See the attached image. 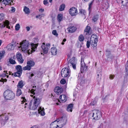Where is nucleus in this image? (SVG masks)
<instances>
[{"label":"nucleus","mask_w":128,"mask_h":128,"mask_svg":"<svg viewBox=\"0 0 128 128\" xmlns=\"http://www.w3.org/2000/svg\"><path fill=\"white\" fill-rule=\"evenodd\" d=\"M80 74H78V78H80Z\"/></svg>","instance_id":"64"},{"label":"nucleus","mask_w":128,"mask_h":128,"mask_svg":"<svg viewBox=\"0 0 128 128\" xmlns=\"http://www.w3.org/2000/svg\"><path fill=\"white\" fill-rule=\"evenodd\" d=\"M98 18V15H94L92 18V20L94 22H95L97 20Z\"/></svg>","instance_id":"37"},{"label":"nucleus","mask_w":128,"mask_h":128,"mask_svg":"<svg viewBox=\"0 0 128 128\" xmlns=\"http://www.w3.org/2000/svg\"><path fill=\"white\" fill-rule=\"evenodd\" d=\"M9 23L7 20L4 22L3 23L0 24V28H4L5 26H6L7 28L10 29V27L9 26Z\"/></svg>","instance_id":"16"},{"label":"nucleus","mask_w":128,"mask_h":128,"mask_svg":"<svg viewBox=\"0 0 128 128\" xmlns=\"http://www.w3.org/2000/svg\"><path fill=\"white\" fill-rule=\"evenodd\" d=\"M4 52H0V60L2 58L4 55Z\"/></svg>","instance_id":"44"},{"label":"nucleus","mask_w":128,"mask_h":128,"mask_svg":"<svg viewBox=\"0 0 128 128\" xmlns=\"http://www.w3.org/2000/svg\"><path fill=\"white\" fill-rule=\"evenodd\" d=\"M4 96L6 99L11 100L14 98L15 95L12 91L7 90L4 92Z\"/></svg>","instance_id":"2"},{"label":"nucleus","mask_w":128,"mask_h":128,"mask_svg":"<svg viewBox=\"0 0 128 128\" xmlns=\"http://www.w3.org/2000/svg\"><path fill=\"white\" fill-rule=\"evenodd\" d=\"M76 28L74 26L69 27L67 29L68 31V33H71L74 32L76 31Z\"/></svg>","instance_id":"18"},{"label":"nucleus","mask_w":128,"mask_h":128,"mask_svg":"<svg viewBox=\"0 0 128 128\" xmlns=\"http://www.w3.org/2000/svg\"><path fill=\"white\" fill-rule=\"evenodd\" d=\"M12 73V72H9L8 74L9 75H11Z\"/></svg>","instance_id":"63"},{"label":"nucleus","mask_w":128,"mask_h":128,"mask_svg":"<svg viewBox=\"0 0 128 128\" xmlns=\"http://www.w3.org/2000/svg\"><path fill=\"white\" fill-rule=\"evenodd\" d=\"M4 73H4V74H3L2 75V76L3 77H4L5 76H6V74H8V71H5V70L4 71Z\"/></svg>","instance_id":"45"},{"label":"nucleus","mask_w":128,"mask_h":128,"mask_svg":"<svg viewBox=\"0 0 128 128\" xmlns=\"http://www.w3.org/2000/svg\"><path fill=\"white\" fill-rule=\"evenodd\" d=\"M0 81L2 82H6L7 81V80L6 79H3L2 78L1 80H0Z\"/></svg>","instance_id":"55"},{"label":"nucleus","mask_w":128,"mask_h":128,"mask_svg":"<svg viewBox=\"0 0 128 128\" xmlns=\"http://www.w3.org/2000/svg\"><path fill=\"white\" fill-rule=\"evenodd\" d=\"M2 43V41L1 40H0V46L1 45Z\"/></svg>","instance_id":"62"},{"label":"nucleus","mask_w":128,"mask_h":128,"mask_svg":"<svg viewBox=\"0 0 128 128\" xmlns=\"http://www.w3.org/2000/svg\"><path fill=\"white\" fill-rule=\"evenodd\" d=\"M60 99L61 100L60 101L58 100L59 102H64L66 100V96L65 95H61L60 96Z\"/></svg>","instance_id":"20"},{"label":"nucleus","mask_w":128,"mask_h":128,"mask_svg":"<svg viewBox=\"0 0 128 128\" xmlns=\"http://www.w3.org/2000/svg\"><path fill=\"white\" fill-rule=\"evenodd\" d=\"M29 90L30 91V92L31 94H33V95L35 94V93L34 92V91L35 90L32 89L31 90H30L29 89Z\"/></svg>","instance_id":"46"},{"label":"nucleus","mask_w":128,"mask_h":128,"mask_svg":"<svg viewBox=\"0 0 128 128\" xmlns=\"http://www.w3.org/2000/svg\"><path fill=\"white\" fill-rule=\"evenodd\" d=\"M114 75H111V74L110 75V79H111V80L113 79L114 78Z\"/></svg>","instance_id":"52"},{"label":"nucleus","mask_w":128,"mask_h":128,"mask_svg":"<svg viewBox=\"0 0 128 128\" xmlns=\"http://www.w3.org/2000/svg\"><path fill=\"white\" fill-rule=\"evenodd\" d=\"M90 41L88 40L86 44V46L87 48H88L90 47Z\"/></svg>","instance_id":"43"},{"label":"nucleus","mask_w":128,"mask_h":128,"mask_svg":"<svg viewBox=\"0 0 128 128\" xmlns=\"http://www.w3.org/2000/svg\"><path fill=\"white\" fill-rule=\"evenodd\" d=\"M26 30L27 31H29L30 30V28L29 26H27L26 27Z\"/></svg>","instance_id":"57"},{"label":"nucleus","mask_w":128,"mask_h":128,"mask_svg":"<svg viewBox=\"0 0 128 128\" xmlns=\"http://www.w3.org/2000/svg\"><path fill=\"white\" fill-rule=\"evenodd\" d=\"M52 34L53 35H55L56 36H57L58 35V34L57 33V32L56 30H53L52 31Z\"/></svg>","instance_id":"42"},{"label":"nucleus","mask_w":128,"mask_h":128,"mask_svg":"<svg viewBox=\"0 0 128 128\" xmlns=\"http://www.w3.org/2000/svg\"><path fill=\"white\" fill-rule=\"evenodd\" d=\"M22 98L23 99V100L24 102H25L26 101V99H25V98L22 97Z\"/></svg>","instance_id":"59"},{"label":"nucleus","mask_w":128,"mask_h":128,"mask_svg":"<svg viewBox=\"0 0 128 128\" xmlns=\"http://www.w3.org/2000/svg\"><path fill=\"white\" fill-rule=\"evenodd\" d=\"M58 125H57L56 128H62L66 124V119L64 117H62L56 120Z\"/></svg>","instance_id":"3"},{"label":"nucleus","mask_w":128,"mask_h":128,"mask_svg":"<svg viewBox=\"0 0 128 128\" xmlns=\"http://www.w3.org/2000/svg\"><path fill=\"white\" fill-rule=\"evenodd\" d=\"M15 68L17 71L14 73V76L18 77L20 76L22 72V66L20 65H17L16 66Z\"/></svg>","instance_id":"11"},{"label":"nucleus","mask_w":128,"mask_h":128,"mask_svg":"<svg viewBox=\"0 0 128 128\" xmlns=\"http://www.w3.org/2000/svg\"><path fill=\"white\" fill-rule=\"evenodd\" d=\"M96 98H95L91 102L90 104L91 105H94L96 104L97 101V98L96 99Z\"/></svg>","instance_id":"38"},{"label":"nucleus","mask_w":128,"mask_h":128,"mask_svg":"<svg viewBox=\"0 0 128 128\" xmlns=\"http://www.w3.org/2000/svg\"><path fill=\"white\" fill-rule=\"evenodd\" d=\"M31 68H30V67L27 64L26 66L23 67V69L24 70H30Z\"/></svg>","instance_id":"36"},{"label":"nucleus","mask_w":128,"mask_h":128,"mask_svg":"<svg viewBox=\"0 0 128 128\" xmlns=\"http://www.w3.org/2000/svg\"><path fill=\"white\" fill-rule=\"evenodd\" d=\"M15 29L16 30H19L20 28V25L19 24H16L15 26Z\"/></svg>","instance_id":"40"},{"label":"nucleus","mask_w":128,"mask_h":128,"mask_svg":"<svg viewBox=\"0 0 128 128\" xmlns=\"http://www.w3.org/2000/svg\"><path fill=\"white\" fill-rule=\"evenodd\" d=\"M84 36L82 34L80 35L78 37V40L80 42H82L84 40Z\"/></svg>","instance_id":"34"},{"label":"nucleus","mask_w":128,"mask_h":128,"mask_svg":"<svg viewBox=\"0 0 128 128\" xmlns=\"http://www.w3.org/2000/svg\"><path fill=\"white\" fill-rule=\"evenodd\" d=\"M94 2V0H92L91 2L89 4V6L88 8L89 10H90V8H91L92 5V4Z\"/></svg>","instance_id":"47"},{"label":"nucleus","mask_w":128,"mask_h":128,"mask_svg":"<svg viewBox=\"0 0 128 128\" xmlns=\"http://www.w3.org/2000/svg\"><path fill=\"white\" fill-rule=\"evenodd\" d=\"M4 116V119L1 120L2 126H4L7 122L9 119V114L8 113H3L0 115V117Z\"/></svg>","instance_id":"5"},{"label":"nucleus","mask_w":128,"mask_h":128,"mask_svg":"<svg viewBox=\"0 0 128 128\" xmlns=\"http://www.w3.org/2000/svg\"><path fill=\"white\" fill-rule=\"evenodd\" d=\"M3 14H0V20H2L4 18Z\"/></svg>","instance_id":"50"},{"label":"nucleus","mask_w":128,"mask_h":128,"mask_svg":"<svg viewBox=\"0 0 128 128\" xmlns=\"http://www.w3.org/2000/svg\"><path fill=\"white\" fill-rule=\"evenodd\" d=\"M69 12L71 16H74L77 14L78 12L76 8L72 7L69 10Z\"/></svg>","instance_id":"14"},{"label":"nucleus","mask_w":128,"mask_h":128,"mask_svg":"<svg viewBox=\"0 0 128 128\" xmlns=\"http://www.w3.org/2000/svg\"><path fill=\"white\" fill-rule=\"evenodd\" d=\"M30 96L32 97H33V99L30 101L29 106L30 107L31 106L33 102V105L32 107V109L34 110L38 107V105L40 102V100L39 98L36 97L35 96H34L33 95L31 94Z\"/></svg>","instance_id":"1"},{"label":"nucleus","mask_w":128,"mask_h":128,"mask_svg":"<svg viewBox=\"0 0 128 128\" xmlns=\"http://www.w3.org/2000/svg\"><path fill=\"white\" fill-rule=\"evenodd\" d=\"M44 5H46L48 4V0H44Z\"/></svg>","instance_id":"51"},{"label":"nucleus","mask_w":128,"mask_h":128,"mask_svg":"<svg viewBox=\"0 0 128 128\" xmlns=\"http://www.w3.org/2000/svg\"><path fill=\"white\" fill-rule=\"evenodd\" d=\"M27 64L31 68V67L34 66L35 64L34 62V61L30 60L28 61L27 62Z\"/></svg>","instance_id":"27"},{"label":"nucleus","mask_w":128,"mask_h":128,"mask_svg":"<svg viewBox=\"0 0 128 128\" xmlns=\"http://www.w3.org/2000/svg\"><path fill=\"white\" fill-rule=\"evenodd\" d=\"M60 82L62 84H64L66 83V81L65 79L63 78L61 80Z\"/></svg>","instance_id":"41"},{"label":"nucleus","mask_w":128,"mask_h":128,"mask_svg":"<svg viewBox=\"0 0 128 128\" xmlns=\"http://www.w3.org/2000/svg\"><path fill=\"white\" fill-rule=\"evenodd\" d=\"M102 8L103 9V10H106L108 8L109 5L108 2H105L103 3L102 4Z\"/></svg>","instance_id":"21"},{"label":"nucleus","mask_w":128,"mask_h":128,"mask_svg":"<svg viewBox=\"0 0 128 128\" xmlns=\"http://www.w3.org/2000/svg\"><path fill=\"white\" fill-rule=\"evenodd\" d=\"M63 91V89L60 86H56L54 90V92L57 94H60Z\"/></svg>","instance_id":"15"},{"label":"nucleus","mask_w":128,"mask_h":128,"mask_svg":"<svg viewBox=\"0 0 128 128\" xmlns=\"http://www.w3.org/2000/svg\"><path fill=\"white\" fill-rule=\"evenodd\" d=\"M23 81L21 80L19 81L17 85V86L18 88H22L24 86Z\"/></svg>","instance_id":"24"},{"label":"nucleus","mask_w":128,"mask_h":128,"mask_svg":"<svg viewBox=\"0 0 128 128\" xmlns=\"http://www.w3.org/2000/svg\"><path fill=\"white\" fill-rule=\"evenodd\" d=\"M90 44L93 47H94L97 46L98 42V38L96 34H92L90 39Z\"/></svg>","instance_id":"7"},{"label":"nucleus","mask_w":128,"mask_h":128,"mask_svg":"<svg viewBox=\"0 0 128 128\" xmlns=\"http://www.w3.org/2000/svg\"><path fill=\"white\" fill-rule=\"evenodd\" d=\"M15 47V45L13 44H9L7 46V48L9 50H13Z\"/></svg>","instance_id":"29"},{"label":"nucleus","mask_w":128,"mask_h":128,"mask_svg":"<svg viewBox=\"0 0 128 128\" xmlns=\"http://www.w3.org/2000/svg\"><path fill=\"white\" fill-rule=\"evenodd\" d=\"M125 70H126V72H128V68L126 67Z\"/></svg>","instance_id":"60"},{"label":"nucleus","mask_w":128,"mask_h":128,"mask_svg":"<svg viewBox=\"0 0 128 128\" xmlns=\"http://www.w3.org/2000/svg\"><path fill=\"white\" fill-rule=\"evenodd\" d=\"M84 60V58L83 57H82L80 65V71L82 73L86 72L88 70V67L86 66Z\"/></svg>","instance_id":"10"},{"label":"nucleus","mask_w":128,"mask_h":128,"mask_svg":"<svg viewBox=\"0 0 128 128\" xmlns=\"http://www.w3.org/2000/svg\"><path fill=\"white\" fill-rule=\"evenodd\" d=\"M50 51L52 55H56L57 53V49L55 47L52 48L51 49Z\"/></svg>","instance_id":"23"},{"label":"nucleus","mask_w":128,"mask_h":128,"mask_svg":"<svg viewBox=\"0 0 128 128\" xmlns=\"http://www.w3.org/2000/svg\"><path fill=\"white\" fill-rule=\"evenodd\" d=\"M106 54L108 55H108H109L110 54V52L108 50H106Z\"/></svg>","instance_id":"48"},{"label":"nucleus","mask_w":128,"mask_h":128,"mask_svg":"<svg viewBox=\"0 0 128 128\" xmlns=\"http://www.w3.org/2000/svg\"><path fill=\"white\" fill-rule=\"evenodd\" d=\"M66 41V39L65 38H64L63 40H62V42H65Z\"/></svg>","instance_id":"61"},{"label":"nucleus","mask_w":128,"mask_h":128,"mask_svg":"<svg viewBox=\"0 0 128 128\" xmlns=\"http://www.w3.org/2000/svg\"><path fill=\"white\" fill-rule=\"evenodd\" d=\"M9 62L12 64H16V63L14 60L12 58H11L9 59Z\"/></svg>","instance_id":"32"},{"label":"nucleus","mask_w":128,"mask_h":128,"mask_svg":"<svg viewBox=\"0 0 128 128\" xmlns=\"http://www.w3.org/2000/svg\"><path fill=\"white\" fill-rule=\"evenodd\" d=\"M50 44L48 43L46 45H45L44 43H43L41 46L42 48V49L43 52L44 54H46L48 53V50L50 48Z\"/></svg>","instance_id":"13"},{"label":"nucleus","mask_w":128,"mask_h":128,"mask_svg":"<svg viewBox=\"0 0 128 128\" xmlns=\"http://www.w3.org/2000/svg\"><path fill=\"white\" fill-rule=\"evenodd\" d=\"M16 57L18 60L20 64H22L24 61V60L22 58V55L20 53L16 54Z\"/></svg>","instance_id":"17"},{"label":"nucleus","mask_w":128,"mask_h":128,"mask_svg":"<svg viewBox=\"0 0 128 128\" xmlns=\"http://www.w3.org/2000/svg\"><path fill=\"white\" fill-rule=\"evenodd\" d=\"M30 128H38V126H33Z\"/></svg>","instance_id":"58"},{"label":"nucleus","mask_w":128,"mask_h":128,"mask_svg":"<svg viewBox=\"0 0 128 128\" xmlns=\"http://www.w3.org/2000/svg\"><path fill=\"white\" fill-rule=\"evenodd\" d=\"M70 70L66 68H64L62 69L61 74L62 77L68 78L70 76Z\"/></svg>","instance_id":"6"},{"label":"nucleus","mask_w":128,"mask_h":128,"mask_svg":"<svg viewBox=\"0 0 128 128\" xmlns=\"http://www.w3.org/2000/svg\"><path fill=\"white\" fill-rule=\"evenodd\" d=\"M80 12L81 14L84 16H85L86 14V11L83 10H81L80 11Z\"/></svg>","instance_id":"39"},{"label":"nucleus","mask_w":128,"mask_h":128,"mask_svg":"<svg viewBox=\"0 0 128 128\" xmlns=\"http://www.w3.org/2000/svg\"><path fill=\"white\" fill-rule=\"evenodd\" d=\"M29 74V75L28 76V78L30 79H31L32 77L34 76V74H30V73Z\"/></svg>","instance_id":"49"},{"label":"nucleus","mask_w":128,"mask_h":128,"mask_svg":"<svg viewBox=\"0 0 128 128\" xmlns=\"http://www.w3.org/2000/svg\"><path fill=\"white\" fill-rule=\"evenodd\" d=\"M108 58H110L112 59L114 58V56L110 54L109 55H108Z\"/></svg>","instance_id":"53"},{"label":"nucleus","mask_w":128,"mask_h":128,"mask_svg":"<svg viewBox=\"0 0 128 128\" xmlns=\"http://www.w3.org/2000/svg\"><path fill=\"white\" fill-rule=\"evenodd\" d=\"M77 63V60L74 57H73L70 59L68 62V66L69 67L72 66L73 68L75 69L76 68V65Z\"/></svg>","instance_id":"8"},{"label":"nucleus","mask_w":128,"mask_h":128,"mask_svg":"<svg viewBox=\"0 0 128 128\" xmlns=\"http://www.w3.org/2000/svg\"><path fill=\"white\" fill-rule=\"evenodd\" d=\"M73 106V104H69L67 107V110L68 112L70 111V112H72V108Z\"/></svg>","instance_id":"30"},{"label":"nucleus","mask_w":128,"mask_h":128,"mask_svg":"<svg viewBox=\"0 0 128 128\" xmlns=\"http://www.w3.org/2000/svg\"><path fill=\"white\" fill-rule=\"evenodd\" d=\"M38 44H31L32 46V50L31 51V52H33L34 51H35V50L36 49V48L38 46Z\"/></svg>","instance_id":"22"},{"label":"nucleus","mask_w":128,"mask_h":128,"mask_svg":"<svg viewBox=\"0 0 128 128\" xmlns=\"http://www.w3.org/2000/svg\"><path fill=\"white\" fill-rule=\"evenodd\" d=\"M65 8V5L64 4H62L60 6L59 8V10L60 11H62Z\"/></svg>","instance_id":"35"},{"label":"nucleus","mask_w":128,"mask_h":128,"mask_svg":"<svg viewBox=\"0 0 128 128\" xmlns=\"http://www.w3.org/2000/svg\"><path fill=\"white\" fill-rule=\"evenodd\" d=\"M2 2L5 4H11L12 1V0H4L2 1Z\"/></svg>","instance_id":"28"},{"label":"nucleus","mask_w":128,"mask_h":128,"mask_svg":"<svg viewBox=\"0 0 128 128\" xmlns=\"http://www.w3.org/2000/svg\"><path fill=\"white\" fill-rule=\"evenodd\" d=\"M23 11L24 12V13L26 14H28L30 12V9L26 6L24 7Z\"/></svg>","instance_id":"25"},{"label":"nucleus","mask_w":128,"mask_h":128,"mask_svg":"<svg viewBox=\"0 0 128 128\" xmlns=\"http://www.w3.org/2000/svg\"><path fill=\"white\" fill-rule=\"evenodd\" d=\"M102 72L101 70H98L96 73V79L97 81L99 82L101 79L102 76Z\"/></svg>","instance_id":"19"},{"label":"nucleus","mask_w":128,"mask_h":128,"mask_svg":"<svg viewBox=\"0 0 128 128\" xmlns=\"http://www.w3.org/2000/svg\"><path fill=\"white\" fill-rule=\"evenodd\" d=\"M20 46L19 48H21V50L22 51H26L28 48L29 46V43L28 41L26 40H24L20 43Z\"/></svg>","instance_id":"4"},{"label":"nucleus","mask_w":128,"mask_h":128,"mask_svg":"<svg viewBox=\"0 0 128 128\" xmlns=\"http://www.w3.org/2000/svg\"><path fill=\"white\" fill-rule=\"evenodd\" d=\"M38 111L39 114H40L42 116H44L45 115V113L44 111V110H42L41 107L39 108L38 109Z\"/></svg>","instance_id":"31"},{"label":"nucleus","mask_w":128,"mask_h":128,"mask_svg":"<svg viewBox=\"0 0 128 128\" xmlns=\"http://www.w3.org/2000/svg\"><path fill=\"white\" fill-rule=\"evenodd\" d=\"M57 20L58 21L60 22L62 21L63 19L62 14H60L58 15Z\"/></svg>","instance_id":"26"},{"label":"nucleus","mask_w":128,"mask_h":128,"mask_svg":"<svg viewBox=\"0 0 128 128\" xmlns=\"http://www.w3.org/2000/svg\"><path fill=\"white\" fill-rule=\"evenodd\" d=\"M44 11V10L42 8H40L39 10V11L40 12H42Z\"/></svg>","instance_id":"56"},{"label":"nucleus","mask_w":128,"mask_h":128,"mask_svg":"<svg viewBox=\"0 0 128 128\" xmlns=\"http://www.w3.org/2000/svg\"><path fill=\"white\" fill-rule=\"evenodd\" d=\"M22 94V92L21 90L18 88L16 91V96H19Z\"/></svg>","instance_id":"33"},{"label":"nucleus","mask_w":128,"mask_h":128,"mask_svg":"<svg viewBox=\"0 0 128 128\" xmlns=\"http://www.w3.org/2000/svg\"><path fill=\"white\" fill-rule=\"evenodd\" d=\"M101 112L100 111L97 110H93L92 116L94 118L93 119L96 120H98L101 117Z\"/></svg>","instance_id":"9"},{"label":"nucleus","mask_w":128,"mask_h":128,"mask_svg":"<svg viewBox=\"0 0 128 128\" xmlns=\"http://www.w3.org/2000/svg\"><path fill=\"white\" fill-rule=\"evenodd\" d=\"M92 31L90 26H87L84 30V35L86 38H88L91 34Z\"/></svg>","instance_id":"12"},{"label":"nucleus","mask_w":128,"mask_h":128,"mask_svg":"<svg viewBox=\"0 0 128 128\" xmlns=\"http://www.w3.org/2000/svg\"><path fill=\"white\" fill-rule=\"evenodd\" d=\"M15 8L14 7H12V9L11 10V11L12 12H14L15 11Z\"/></svg>","instance_id":"54"}]
</instances>
